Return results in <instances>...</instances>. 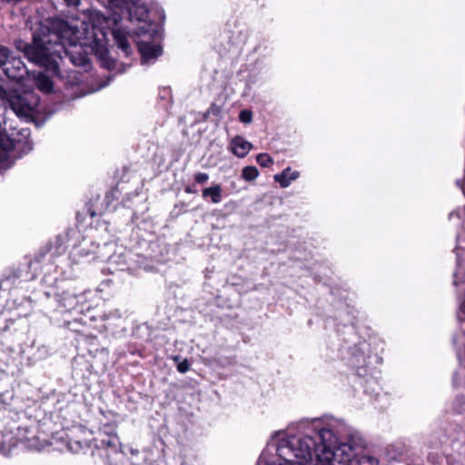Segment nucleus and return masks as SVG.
Segmentation results:
<instances>
[{
  "label": "nucleus",
  "instance_id": "obj_23",
  "mask_svg": "<svg viewBox=\"0 0 465 465\" xmlns=\"http://www.w3.org/2000/svg\"><path fill=\"white\" fill-rule=\"evenodd\" d=\"M30 99H31V104L36 101H38V97H35L32 94H31V96H30Z\"/></svg>",
  "mask_w": 465,
  "mask_h": 465
},
{
  "label": "nucleus",
  "instance_id": "obj_16",
  "mask_svg": "<svg viewBox=\"0 0 465 465\" xmlns=\"http://www.w3.org/2000/svg\"><path fill=\"white\" fill-rule=\"evenodd\" d=\"M209 175L206 173H197L194 174V181L199 184H204L207 183Z\"/></svg>",
  "mask_w": 465,
  "mask_h": 465
},
{
  "label": "nucleus",
  "instance_id": "obj_18",
  "mask_svg": "<svg viewBox=\"0 0 465 465\" xmlns=\"http://www.w3.org/2000/svg\"><path fill=\"white\" fill-rule=\"evenodd\" d=\"M119 47L122 48L124 52L127 53V51L129 49L128 41L126 39H121L119 41Z\"/></svg>",
  "mask_w": 465,
  "mask_h": 465
},
{
  "label": "nucleus",
  "instance_id": "obj_17",
  "mask_svg": "<svg viewBox=\"0 0 465 465\" xmlns=\"http://www.w3.org/2000/svg\"><path fill=\"white\" fill-rule=\"evenodd\" d=\"M189 369H190V362L187 359H184L183 361H180L177 364V371L180 373H185L189 371Z\"/></svg>",
  "mask_w": 465,
  "mask_h": 465
},
{
  "label": "nucleus",
  "instance_id": "obj_7",
  "mask_svg": "<svg viewBox=\"0 0 465 465\" xmlns=\"http://www.w3.org/2000/svg\"><path fill=\"white\" fill-rule=\"evenodd\" d=\"M10 106L17 116L24 118L26 122L29 120V104L25 97L21 95L12 96Z\"/></svg>",
  "mask_w": 465,
  "mask_h": 465
},
{
  "label": "nucleus",
  "instance_id": "obj_2",
  "mask_svg": "<svg viewBox=\"0 0 465 465\" xmlns=\"http://www.w3.org/2000/svg\"><path fill=\"white\" fill-rule=\"evenodd\" d=\"M323 450L315 465H379V460L370 454L366 441L360 436H351L347 442L339 443L331 429L320 432Z\"/></svg>",
  "mask_w": 465,
  "mask_h": 465
},
{
  "label": "nucleus",
  "instance_id": "obj_22",
  "mask_svg": "<svg viewBox=\"0 0 465 465\" xmlns=\"http://www.w3.org/2000/svg\"><path fill=\"white\" fill-rule=\"evenodd\" d=\"M30 119H31V123H35L36 126H39V124L36 123L34 119V116H33V109L31 108V116H30Z\"/></svg>",
  "mask_w": 465,
  "mask_h": 465
},
{
  "label": "nucleus",
  "instance_id": "obj_14",
  "mask_svg": "<svg viewBox=\"0 0 465 465\" xmlns=\"http://www.w3.org/2000/svg\"><path fill=\"white\" fill-rule=\"evenodd\" d=\"M15 47H16V49L18 51L24 53L25 57H28V55H29V44H27L24 40L19 39V40L15 41Z\"/></svg>",
  "mask_w": 465,
  "mask_h": 465
},
{
  "label": "nucleus",
  "instance_id": "obj_8",
  "mask_svg": "<svg viewBox=\"0 0 465 465\" xmlns=\"http://www.w3.org/2000/svg\"><path fill=\"white\" fill-rule=\"evenodd\" d=\"M138 47L143 58L145 60L154 59L162 54V48L159 45H152L143 40L139 41Z\"/></svg>",
  "mask_w": 465,
  "mask_h": 465
},
{
  "label": "nucleus",
  "instance_id": "obj_13",
  "mask_svg": "<svg viewBox=\"0 0 465 465\" xmlns=\"http://www.w3.org/2000/svg\"><path fill=\"white\" fill-rule=\"evenodd\" d=\"M256 161L262 167H269L273 163L272 158L268 153H259L256 156Z\"/></svg>",
  "mask_w": 465,
  "mask_h": 465
},
{
  "label": "nucleus",
  "instance_id": "obj_21",
  "mask_svg": "<svg viewBox=\"0 0 465 465\" xmlns=\"http://www.w3.org/2000/svg\"><path fill=\"white\" fill-rule=\"evenodd\" d=\"M184 191L187 193H196V191L192 189V187H190V186L185 187Z\"/></svg>",
  "mask_w": 465,
  "mask_h": 465
},
{
  "label": "nucleus",
  "instance_id": "obj_12",
  "mask_svg": "<svg viewBox=\"0 0 465 465\" xmlns=\"http://www.w3.org/2000/svg\"><path fill=\"white\" fill-rule=\"evenodd\" d=\"M259 175V171L254 166H246L242 171V177L245 181L251 182L255 180Z\"/></svg>",
  "mask_w": 465,
  "mask_h": 465
},
{
  "label": "nucleus",
  "instance_id": "obj_15",
  "mask_svg": "<svg viewBox=\"0 0 465 465\" xmlns=\"http://www.w3.org/2000/svg\"><path fill=\"white\" fill-rule=\"evenodd\" d=\"M239 119L242 123L250 124L252 120V114L249 110H242L240 112Z\"/></svg>",
  "mask_w": 465,
  "mask_h": 465
},
{
  "label": "nucleus",
  "instance_id": "obj_9",
  "mask_svg": "<svg viewBox=\"0 0 465 465\" xmlns=\"http://www.w3.org/2000/svg\"><path fill=\"white\" fill-rule=\"evenodd\" d=\"M202 195L204 199H209L212 203H219L223 200L222 185L214 183L210 187L203 188Z\"/></svg>",
  "mask_w": 465,
  "mask_h": 465
},
{
  "label": "nucleus",
  "instance_id": "obj_20",
  "mask_svg": "<svg viewBox=\"0 0 465 465\" xmlns=\"http://www.w3.org/2000/svg\"><path fill=\"white\" fill-rule=\"evenodd\" d=\"M68 6L76 7L80 5L81 0H64Z\"/></svg>",
  "mask_w": 465,
  "mask_h": 465
},
{
  "label": "nucleus",
  "instance_id": "obj_1",
  "mask_svg": "<svg viewBox=\"0 0 465 465\" xmlns=\"http://www.w3.org/2000/svg\"><path fill=\"white\" fill-rule=\"evenodd\" d=\"M96 38V27L85 15L71 21L49 20L34 35L31 62L53 74H58V61L62 59V54L69 57L73 64L85 65L88 57L83 47L91 46Z\"/></svg>",
  "mask_w": 465,
  "mask_h": 465
},
{
  "label": "nucleus",
  "instance_id": "obj_19",
  "mask_svg": "<svg viewBox=\"0 0 465 465\" xmlns=\"http://www.w3.org/2000/svg\"><path fill=\"white\" fill-rule=\"evenodd\" d=\"M3 438L4 436L0 433V452L7 454L8 450L4 444Z\"/></svg>",
  "mask_w": 465,
  "mask_h": 465
},
{
  "label": "nucleus",
  "instance_id": "obj_24",
  "mask_svg": "<svg viewBox=\"0 0 465 465\" xmlns=\"http://www.w3.org/2000/svg\"><path fill=\"white\" fill-rule=\"evenodd\" d=\"M173 361H179V357L178 356L173 357Z\"/></svg>",
  "mask_w": 465,
  "mask_h": 465
},
{
  "label": "nucleus",
  "instance_id": "obj_11",
  "mask_svg": "<svg viewBox=\"0 0 465 465\" xmlns=\"http://www.w3.org/2000/svg\"><path fill=\"white\" fill-rule=\"evenodd\" d=\"M34 79L35 84L40 91L44 93H50L52 91L53 82L45 74L39 73L34 76Z\"/></svg>",
  "mask_w": 465,
  "mask_h": 465
},
{
  "label": "nucleus",
  "instance_id": "obj_5",
  "mask_svg": "<svg viewBox=\"0 0 465 465\" xmlns=\"http://www.w3.org/2000/svg\"><path fill=\"white\" fill-rule=\"evenodd\" d=\"M252 149V144L241 135L232 138L228 144V150L238 158H244Z\"/></svg>",
  "mask_w": 465,
  "mask_h": 465
},
{
  "label": "nucleus",
  "instance_id": "obj_10",
  "mask_svg": "<svg viewBox=\"0 0 465 465\" xmlns=\"http://www.w3.org/2000/svg\"><path fill=\"white\" fill-rule=\"evenodd\" d=\"M299 172L292 171L290 167L285 168L281 173L274 175V181L279 183L281 187L286 188L291 183L299 177Z\"/></svg>",
  "mask_w": 465,
  "mask_h": 465
},
{
  "label": "nucleus",
  "instance_id": "obj_3",
  "mask_svg": "<svg viewBox=\"0 0 465 465\" xmlns=\"http://www.w3.org/2000/svg\"><path fill=\"white\" fill-rule=\"evenodd\" d=\"M324 428L318 431V437L321 440L320 444H316V440L311 436H289L281 439L277 446V454L283 460L286 465H295V461L310 462L312 460L313 453L316 457L322 453L323 450L322 440L320 432ZM318 460L316 461V463Z\"/></svg>",
  "mask_w": 465,
  "mask_h": 465
},
{
  "label": "nucleus",
  "instance_id": "obj_6",
  "mask_svg": "<svg viewBox=\"0 0 465 465\" xmlns=\"http://www.w3.org/2000/svg\"><path fill=\"white\" fill-rule=\"evenodd\" d=\"M100 444L101 447L104 448L108 453L118 454L122 452L121 442L115 431L104 430V433L101 434Z\"/></svg>",
  "mask_w": 465,
  "mask_h": 465
},
{
  "label": "nucleus",
  "instance_id": "obj_4",
  "mask_svg": "<svg viewBox=\"0 0 465 465\" xmlns=\"http://www.w3.org/2000/svg\"><path fill=\"white\" fill-rule=\"evenodd\" d=\"M0 67L7 77L21 82L28 74L29 71L25 63L16 57L10 58L9 50L0 45Z\"/></svg>",
  "mask_w": 465,
  "mask_h": 465
}]
</instances>
